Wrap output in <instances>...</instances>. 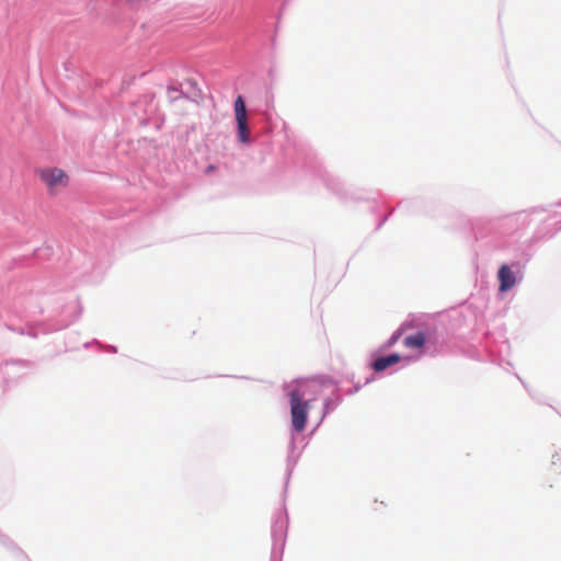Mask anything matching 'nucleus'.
Returning <instances> with one entry per match:
<instances>
[{
	"instance_id": "nucleus-1",
	"label": "nucleus",
	"mask_w": 561,
	"mask_h": 561,
	"mask_svg": "<svg viewBox=\"0 0 561 561\" xmlns=\"http://www.w3.org/2000/svg\"><path fill=\"white\" fill-rule=\"evenodd\" d=\"M35 174L50 196L59 194L69 184V175L57 167L38 168L35 170Z\"/></svg>"
},
{
	"instance_id": "nucleus-2",
	"label": "nucleus",
	"mask_w": 561,
	"mask_h": 561,
	"mask_svg": "<svg viewBox=\"0 0 561 561\" xmlns=\"http://www.w3.org/2000/svg\"><path fill=\"white\" fill-rule=\"evenodd\" d=\"M289 403L293 427L297 432H302L307 423L309 402L304 400L298 390H293L289 393Z\"/></svg>"
},
{
	"instance_id": "nucleus-3",
	"label": "nucleus",
	"mask_w": 561,
	"mask_h": 561,
	"mask_svg": "<svg viewBox=\"0 0 561 561\" xmlns=\"http://www.w3.org/2000/svg\"><path fill=\"white\" fill-rule=\"evenodd\" d=\"M497 276L501 291H507L514 287L516 283L515 275L506 264L500 267Z\"/></svg>"
},
{
	"instance_id": "nucleus-4",
	"label": "nucleus",
	"mask_w": 561,
	"mask_h": 561,
	"mask_svg": "<svg viewBox=\"0 0 561 561\" xmlns=\"http://www.w3.org/2000/svg\"><path fill=\"white\" fill-rule=\"evenodd\" d=\"M426 344V334L423 331L410 334L403 339V345L411 350H422Z\"/></svg>"
},
{
	"instance_id": "nucleus-5",
	"label": "nucleus",
	"mask_w": 561,
	"mask_h": 561,
	"mask_svg": "<svg viewBox=\"0 0 561 561\" xmlns=\"http://www.w3.org/2000/svg\"><path fill=\"white\" fill-rule=\"evenodd\" d=\"M400 360L401 357L398 354L379 357L373 363V368L375 371H382L388 367L398 364Z\"/></svg>"
},
{
	"instance_id": "nucleus-6",
	"label": "nucleus",
	"mask_w": 561,
	"mask_h": 561,
	"mask_svg": "<svg viewBox=\"0 0 561 561\" xmlns=\"http://www.w3.org/2000/svg\"><path fill=\"white\" fill-rule=\"evenodd\" d=\"M236 122H237V126H238L239 140L243 144L249 142L250 130L248 127V117H237Z\"/></svg>"
},
{
	"instance_id": "nucleus-7",
	"label": "nucleus",
	"mask_w": 561,
	"mask_h": 561,
	"mask_svg": "<svg viewBox=\"0 0 561 561\" xmlns=\"http://www.w3.org/2000/svg\"><path fill=\"white\" fill-rule=\"evenodd\" d=\"M234 114L237 117H247L245 103L242 96H238L234 101Z\"/></svg>"
},
{
	"instance_id": "nucleus-8",
	"label": "nucleus",
	"mask_w": 561,
	"mask_h": 561,
	"mask_svg": "<svg viewBox=\"0 0 561 561\" xmlns=\"http://www.w3.org/2000/svg\"><path fill=\"white\" fill-rule=\"evenodd\" d=\"M402 332H403V329H399L398 331H396L392 336L390 337L389 340V345H393L394 343H397L399 341V339L401 337L402 335Z\"/></svg>"
},
{
	"instance_id": "nucleus-9",
	"label": "nucleus",
	"mask_w": 561,
	"mask_h": 561,
	"mask_svg": "<svg viewBox=\"0 0 561 561\" xmlns=\"http://www.w3.org/2000/svg\"><path fill=\"white\" fill-rule=\"evenodd\" d=\"M214 169H215V167H214V165H209V167L207 168V172H210V171H213Z\"/></svg>"
}]
</instances>
